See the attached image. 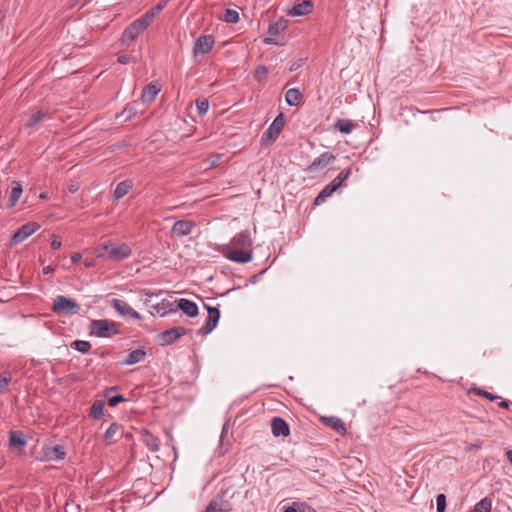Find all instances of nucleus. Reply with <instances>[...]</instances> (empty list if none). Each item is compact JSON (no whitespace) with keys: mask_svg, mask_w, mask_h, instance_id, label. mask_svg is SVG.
<instances>
[{"mask_svg":"<svg viewBox=\"0 0 512 512\" xmlns=\"http://www.w3.org/2000/svg\"><path fill=\"white\" fill-rule=\"evenodd\" d=\"M219 252L228 260L245 264L252 260V239L248 230L237 233L229 244L218 248Z\"/></svg>","mask_w":512,"mask_h":512,"instance_id":"1","label":"nucleus"},{"mask_svg":"<svg viewBox=\"0 0 512 512\" xmlns=\"http://www.w3.org/2000/svg\"><path fill=\"white\" fill-rule=\"evenodd\" d=\"M235 495V490L232 486L222 487L221 490L215 495L211 502L207 505L203 512H230L233 510L232 498Z\"/></svg>","mask_w":512,"mask_h":512,"instance_id":"2","label":"nucleus"},{"mask_svg":"<svg viewBox=\"0 0 512 512\" xmlns=\"http://www.w3.org/2000/svg\"><path fill=\"white\" fill-rule=\"evenodd\" d=\"M152 22L143 14L141 17L133 21L123 32L122 38L124 43H130L136 40Z\"/></svg>","mask_w":512,"mask_h":512,"instance_id":"3","label":"nucleus"},{"mask_svg":"<svg viewBox=\"0 0 512 512\" xmlns=\"http://www.w3.org/2000/svg\"><path fill=\"white\" fill-rule=\"evenodd\" d=\"M284 127L283 113H279L261 136V144L269 146L276 141Z\"/></svg>","mask_w":512,"mask_h":512,"instance_id":"4","label":"nucleus"},{"mask_svg":"<svg viewBox=\"0 0 512 512\" xmlns=\"http://www.w3.org/2000/svg\"><path fill=\"white\" fill-rule=\"evenodd\" d=\"M118 324L109 320H93L90 325L91 334L106 338L118 333Z\"/></svg>","mask_w":512,"mask_h":512,"instance_id":"5","label":"nucleus"},{"mask_svg":"<svg viewBox=\"0 0 512 512\" xmlns=\"http://www.w3.org/2000/svg\"><path fill=\"white\" fill-rule=\"evenodd\" d=\"M186 333V328L182 326H176L159 333L156 337V340L160 346H168L174 343L180 337L184 336Z\"/></svg>","mask_w":512,"mask_h":512,"instance_id":"6","label":"nucleus"},{"mask_svg":"<svg viewBox=\"0 0 512 512\" xmlns=\"http://www.w3.org/2000/svg\"><path fill=\"white\" fill-rule=\"evenodd\" d=\"M78 308L79 306L74 300L63 295H58L53 301L52 311L56 314H70Z\"/></svg>","mask_w":512,"mask_h":512,"instance_id":"7","label":"nucleus"},{"mask_svg":"<svg viewBox=\"0 0 512 512\" xmlns=\"http://www.w3.org/2000/svg\"><path fill=\"white\" fill-rule=\"evenodd\" d=\"M204 307L208 311V315L205 319V323L202 325V327L198 330L199 335H207L211 333L214 328L216 327L219 318H220V311L216 307H210L208 305H204Z\"/></svg>","mask_w":512,"mask_h":512,"instance_id":"8","label":"nucleus"},{"mask_svg":"<svg viewBox=\"0 0 512 512\" xmlns=\"http://www.w3.org/2000/svg\"><path fill=\"white\" fill-rule=\"evenodd\" d=\"M335 159V155L331 152H323L306 168V172L310 174L320 172L324 170L329 164H331Z\"/></svg>","mask_w":512,"mask_h":512,"instance_id":"9","label":"nucleus"},{"mask_svg":"<svg viewBox=\"0 0 512 512\" xmlns=\"http://www.w3.org/2000/svg\"><path fill=\"white\" fill-rule=\"evenodd\" d=\"M52 116L47 109H39L30 114L26 120L24 127L32 131L39 129L40 125L46 120L51 119Z\"/></svg>","mask_w":512,"mask_h":512,"instance_id":"10","label":"nucleus"},{"mask_svg":"<svg viewBox=\"0 0 512 512\" xmlns=\"http://www.w3.org/2000/svg\"><path fill=\"white\" fill-rule=\"evenodd\" d=\"M215 44L213 35H201L193 47V56L197 58L198 54L205 55L209 53Z\"/></svg>","mask_w":512,"mask_h":512,"instance_id":"11","label":"nucleus"},{"mask_svg":"<svg viewBox=\"0 0 512 512\" xmlns=\"http://www.w3.org/2000/svg\"><path fill=\"white\" fill-rule=\"evenodd\" d=\"M40 228L36 222H29L22 225L11 237V243L20 244Z\"/></svg>","mask_w":512,"mask_h":512,"instance_id":"12","label":"nucleus"},{"mask_svg":"<svg viewBox=\"0 0 512 512\" xmlns=\"http://www.w3.org/2000/svg\"><path fill=\"white\" fill-rule=\"evenodd\" d=\"M132 254L131 247L126 243H113L110 242V252H109V260L112 261H122L124 259H127Z\"/></svg>","mask_w":512,"mask_h":512,"instance_id":"13","label":"nucleus"},{"mask_svg":"<svg viewBox=\"0 0 512 512\" xmlns=\"http://www.w3.org/2000/svg\"><path fill=\"white\" fill-rule=\"evenodd\" d=\"M112 307L123 317H130L135 320H140L142 318L141 315L124 300L113 299Z\"/></svg>","mask_w":512,"mask_h":512,"instance_id":"14","label":"nucleus"},{"mask_svg":"<svg viewBox=\"0 0 512 512\" xmlns=\"http://www.w3.org/2000/svg\"><path fill=\"white\" fill-rule=\"evenodd\" d=\"M65 456L66 452L62 445L43 447V457L47 461L63 460Z\"/></svg>","mask_w":512,"mask_h":512,"instance_id":"15","label":"nucleus"},{"mask_svg":"<svg viewBox=\"0 0 512 512\" xmlns=\"http://www.w3.org/2000/svg\"><path fill=\"white\" fill-rule=\"evenodd\" d=\"M313 10V3L311 0H304L300 3L294 4L288 11L287 14L292 17L306 16Z\"/></svg>","mask_w":512,"mask_h":512,"instance_id":"16","label":"nucleus"},{"mask_svg":"<svg viewBox=\"0 0 512 512\" xmlns=\"http://www.w3.org/2000/svg\"><path fill=\"white\" fill-rule=\"evenodd\" d=\"M194 228V223L188 220L176 221L171 229V233L177 237H183L189 235Z\"/></svg>","mask_w":512,"mask_h":512,"instance_id":"17","label":"nucleus"},{"mask_svg":"<svg viewBox=\"0 0 512 512\" xmlns=\"http://www.w3.org/2000/svg\"><path fill=\"white\" fill-rule=\"evenodd\" d=\"M271 431L275 437H286L290 433L288 423L281 417H274L271 421Z\"/></svg>","mask_w":512,"mask_h":512,"instance_id":"18","label":"nucleus"},{"mask_svg":"<svg viewBox=\"0 0 512 512\" xmlns=\"http://www.w3.org/2000/svg\"><path fill=\"white\" fill-rule=\"evenodd\" d=\"M177 307L183 313H185L189 317H195L198 315L199 309L195 302L186 299L180 298L177 300Z\"/></svg>","mask_w":512,"mask_h":512,"instance_id":"19","label":"nucleus"},{"mask_svg":"<svg viewBox=\"0 0 512 512\" xmlns=\"http://www.w3.org/2000/svg\"><path fill=\"white\" fill-rule=\"evenodd\" d=\"M141 441L151 451L157 452L160 448V440L148 430H144L141 434Z\"/></svg>","mask_w":512,"mask_h":512,"instance_id":"20","label":"nucleus"},{"mask_svg":"<svg viewBox=\"0 0 512 512\" xmlns=\"http://www.w3.org/2000/svg\"><path fill=\"white\" fill-rule=\"evenodd\" d=\"M146 357V351L144 348H139L131 351L127 357L122 361V365H134L144 361Z\"/></svg>","mask_w":512,"mask_h":512,"instance_id":"21","label":"nucleus"},{"mask_svg":"<svg viewBox=\"0 0 512 512\" xmlns=\"http://www.w3.org/2000/svg\"><path fill=\"white\" fill-rule=\"evenodd\" d=\"M11 186H12V188H11V192H10L9 199H8V207L9 208H12L17 204V202L19 201V199L21 198L22 193H23V188H22L21 182L13 181L11 183Z\"/></svg>","mask_w":512,"mask_h":512,"instance_id":"22","label":"nucleus"},{"mask_svg":"<svg viewBox=\"0 0 512 512\" xmlns=\"http://www.w3.org/2000/svg\"><path fill=\"white\" fill-rule=\"evenodd\" d=\"M322 421L327 426L331 427L333 430L340 433L341 435L346 434L345 424L339 417H336V416L323 417Z\"/></svg>","mask_w":512,"mask_h":512,"instance_id":"23","label":"nucleus"},{"mask_svg":"<svg viewBox=\"0 0 512 512\" xmlns=\"http://www.w3.org/2000/svg\"><path fill=\"white\" fill-rule=\"evenodd\" d=\"M123 434V427L118 423H112L104 434V439L109 442H115L118 437H121Z\"/></svg>","mask_w":512,"mask_h":512,"instance_id":"24","label":"nucleus"},{"mask_svg":"<svg viewBox=\"0 0 512 512\" xmlns=\"http://www.w3.org/2000/svg\"><path fill=\"white\" fill-rule=\"evenodd\" d=\"M133 187L132 180H124L117 184L113 197L115 200H119L123 198L126 194L129 193L131 188Z\"/></svg>","mask_w":512,"mask_h":512,"instance_id":"25","label":"nucleus"},{"mask_svg":"<svg viewBox=\"0 0 512 512\" xmlns=\"http://www.w3.org/2000/svg\"><path fill=\"white\" fill-rule=\"evenodd\" d=\"M27 442L23 437V433L21 431H11L9 434V445L13 448H19L23 450L26 446Z\"/></svg>","mask_w":512,"mask_h":512,"instance_id":"26","label":"nucleus"},{"mask_svg":"<svg viewBox=\"0 0 512 512\" xmlns=\"http://www.w3.org/2000/svg\"><path fill=\"white\" fill-rule=\"evenodd\" d=\"M159 91L160 88L157 85L150 83L143 89L141 93V98L144 102L151 103L155 100Z\"/></svg>","mask_w":512,"mask_h":512,"instance_id":"27","label":"nucleus"},{"mask_svg":"<svg viewBox=\"0 0 512 512\" xmlns=\"http://www.w3.org/2000/svg\"><path fill=\"white\" fill-rule=\"evenodd\" d=\"M117 390V387H111L105 390L104 396L107 399L108 405L110 407H116L119 403L125 401V398L123 395L120 394H114V392Z\"/></svg>","mask_w":512,"mask_h":512,"instance_id":"28","label":"nucleus"},{"mask_svg":"<svg viewBox=\"0 0 512 512\" xmlns=\"http://www.w3.org/2000/svg\"><path fill=\"white\" fill-rule=\"evenodd\" d=\"M285 100L290 106H297L302 100V93L297 88L287 90Z\"/></svg>","mask_w":512,"mask_h":512,"instance_id":"29","label":"nucleus"},{"mask_svg":"<svg viewBox=\"0 0 512 512\" xmlns=\"http://www.w3.org/2000/svg\"><path fill=\"white\" fill-rule=\"evenodd\" d=\"M357 126L356 123L348 119H338L335 122V128L344 134H349Z\"/></svg>","mask_w":512,"mask_h":512,"instance_id":"30","label":"nucleus"},{"mask_svg":"<svg viewBox=\"0 0 512 512\" xmlns=\"http://www.w3.org/2000/svg\"><path fill=\"white\" fill-rule=\"evenodd\" d=\"M167 0L160 1L157 5L149 9L144 15L145 17L153 22L156 15H158L167 5Z\"/></svg>","mask_w":512,"mask_h":512,"instance_id":"31","label":"nucleus"},{"mask_svg":"<svg viewBox=\"0 0 512 512\" xmlns=\"http://www.w3.org/2000/svg\"><path fill=\"white\" fill-rule=\"evenodd\" d=\"M492 501L485 497L481 499L473 508L471 512H491Z\"/></svg>","mask_w":512,"mask_h":512,"instance_id":"32","label":"nucleus"},{"mask_svg":"<svg viewBox=\"0 0 512 512\" xmlns=\"http://www.w3.org/2000/svg\"><path fill=\"white\" fill-rule=\"evenodd\" d=\"M222 20L229 24H235L239 21V13L234 9H226Z\"/></svg>","mask_w":512,"mask_h":512,"instance_id":"33","label":"nucleus"},{"mask_svg":"<svg viewBox=\"0 0 512 512\" xmlns=\"http://www.w3.org/2000/svg\"><path fill=\"white\" fill-rule=\"evenodd\" d=\"M104 403L102 401H95L90 408V416L94 419H99L103 415Z\"/></svg>","mask_w":512,"mask_h":512,"instance_id":"34","label":"nucleus"},{"mask_svg":"<svg viewBox=\"0 0 512 512\" xmlns=\"http://www.w3.org/2000/svg\"><path fill=\"white\" fill-rule=\"evenodd\" d=\"M72 347L83 354L88 353L91 349V344L85 340H75L72 343Z\"/></svg>","mask_w":512,"mask_h":512,"instance_id":"35","label":"nucleus"},{"mask_svg":"<svg viewBox=\"0 0 512 512\" xmlns=\"http://www.w3.org/2000/svg\"><path fill=\"white\" fill-rule=\"evenodd\" d=\"M12 381L10 372L4 371L0 375V393H4L7 390L8 385Z\"/></svg>","mask_w":512,"mask_h":512,"instance_id":"36","label":"nucleus"},{"mask_svg":"<svg viewBox=\"0 0 512 512\" xmlns=\"http://www.w3.org/2000/svg\"><path fill=\"white\" fill-rule=\"evenodd\" d=\"M95 252L98 258L109 259L110 242L99 245Z\"/></svg>","mask_w":512,"mask_h":512,"instance_id":"37","label":"nucleus"},{"mask_svg":"<svg viewBox=\"0 0 512 512\" xmlns=\"http://www.w3.org/2000/svg\"><path fill=\"white\" fill-rule=\"evenodd\" d=\"M196 109H197V112L200 116H203L207 113L208 109H209V102L207 99L205 98H202V99H197L196 100Z\"/></svg>","mask_w":512,"mask_h":512,"instance_id":"38","label":"nucleus"},{"mask_svg":"<svg viewBox=\"0 0 512 512\" xmlns=\"http://www.w3.org/2000/svg\"><path fill=\"white\" fill-rule=\"evenodd\" d=\"M268 72V69L265 65H259L256 67L254 71V79L257 82H262Z\"/></svg>","mask_w":512,"mask_h":512,"instance_id":"39","label":"nucleus"},{"mask_svg":"<svg viewBox=\"0 0 512 512\" xmlns=\"http://www.w3.org/2000/svg\"><path fill=\"white\" fill-rule=\"evenodd\" d=\"M333 193H331L327 187H324L319 194L314 199L315 205H320L322 202H324L328 197H330Z\"/></svg>","mask_w":512,"mask_h":512,"instance_id":"40","label":"nucleus"},{"mask_svg":"<svg viewBox=\"0 0 512 512\" xmlns=\"http://www.w3.org/2000/svg\"><path fill=\"white\" fill-rule=\"evenodd\" d=\"M297 512H316V510L306 502L294 501Z\"/></svg>","mask_w":512,"mask_h":512,"instance_id":"41","label":"nucleus"},{"mask_svg":"<svg viewBox=\"0 0 512 512\" xmlns=\"http://www.w3.org/2000/svg\"><path fill=\"white\" fill-rule=\"evenodd\" d=\"M436 509L437 512H445L446 509V496L444 494H438L436 497Z\"/></svg>","mask_w":512,"mask_h":512,"instance_id":"42","label":"nucleus"},{"mask_svg":"<svg viewBox=\"0 0 512 512\" xmlns=\"http://www.w3.org/2000/svg\"><path fill=\"white\" fill-rule=\"evenodd\" d=\"M283 29V25L280 22H275L269 25L268 33L272 36H277Z\"/></svg>","mask_w":512,"mask_h":512,"instance_id":"43","label":"nucleus"},{"mask_svg":"<svg viewBox=\"0 0 512 512\" xmlns=\"http://www.w3.org/2000/svg\"><path fill=\"white\" fill-rule=\"evenodd\" d=\"M474 392H475L476 394L480 395V396H483V397H485V398H487V399L491 400V401H494V400H496V399H499V398H500V396L493 395V394H491V393H489V392H487V391H485V390L479 389V388H478V389H474Z\"/></svg>","mask_w":512,"mask_h":512,"instance_id":"44","label":"nucleus"},{"mask_svg":"<svg viewBox=\"0 0 512 512\" xmlns=\"http://www.w3.org/2000/svg\"><path fill=\"white\" fill-rule=\"evenodd\" d=\"M352 170L351 168L343 169L337 176L343 183L351 176Z\"/></svg>","mask_w":512,"mask_h":512,"instance_id":"45","label":"nucleus"},{"mask_svg":"<svg viewBox=\"0 0 512 512\" xmlns=\"http://www.w3.org/2000/svg\"><path fill=\"white\" fill-rule=\"evenodd\" d=\"M303 63H304L303 59H298L291 64L289 70L291 72L296 71L303 66Z\"/></svg>","mask_w":512,"mask_h":512,"instance_id":"46","label":"nucleus"},{"mask_svg":"<svg viewBox=\"0 0 512 512\" xmlns=\"http://www.w3.org/2000/svg\"><path fill=\"white\" fill-rule=\"evenodd\" d=\"M62 245V242L61 240L57 237V236H53L52 237V241H51V247L55 250L59 249Z\"/></svg>","mask_w":512,"mask_h":512,"instance_id":"47","label":"nucleus"},{"mask_svg":"<svg viewBox=\"0 0 512 512\" xmlns=\"http://www.w3.org/2000/svg\"><path fill=\"white\" fill-rule=\"evenodd\" d=\"M130 55H120L118 57V62L121 63V64H127L130 62Z\"/></svg>","mask_w":512,"mask_h":512,"instance_id":"48","label":"nucleus"},{"mask_svg":"<svg viewBox=\"0 0 512 512\" xmlns=\"http://www.w3.org/2000/svg\"><path fill=\"white\" fill-rule=\"evenodd\" d=\"M334 187H336L337 189L340 188L344 183L338 179L337 177H335L331 182H330Z\"/></svg>","mask_w":512,"mask_h":512,"instance_id":"49","label":"nucleus"},{"mask_svg":"<svg viewBox=\"0 0 512 512\" xmlns=\"http://www.w3.org/2000/svg\"><path fill=\"white\" fill-rule=\"evenodd\" d=\"M81 258H82V255L80 253H74L71 255V262L77 263L81 260Z\"/></svg>","mask_w":512,"mask_h":512,"instance_id":"50","label":"nucleus"},{"mask_svg":"<svg viewBox=\"0 0 512 512\" xmlns=\"http://www.w3.org/2000/svg\"><path fill=\"white\" fill-rule=\"evenodd\" d=\"M54 271V268L51 265L45 266L42 270L44 275L50 274Z\"/></svg>","mask_w":512,"mask_h":512,"instance_id":"51","label":"nucleus"},{"mask_svg":"<svg viewBox=\"0 0 512 512\" xmlns=\"http://www.w3.org/2000/svg\"><path fill=\"white\" fill-rule=\"evenodd\" d=\"M283 512H297L295 509L294 502L290 506L286 507Z\"/></svg>","mask_w":512,"mask_h":512,"instance_id":"52","label":"nucleus"},{"mask_svg":"<svg viewBox=\"0 0 512 512\" xmlns=\"http://www.w3.org/2000/svg\"><path fill=\"white\" fill-rule=\"evenodd\" d=\"M325 187H327L331 193H334L337 190V188L334 187L331 183L327 184Z\"/></svg>","mask_w":512,"mask_h":512,"instance_id":"53","label":"nucleus"},{"mask_svg":"<svg viewBox=\"0 0 512 512\" xmlns=\"http://www.w3.org/2000/svg\"><path fill=\"white\" fill-rule=\"evenodd\" d=\"M499 406L501 408L507 409L509 407V403H508V401L504 400V401L499 403Z\"/></svg>","mask_w":512,"mask_h":512,"instance_id":"54","label":"nucleus"},{"mask_svg":"<svg viewBox=\"0 0 512 512\" xmlns=\"http://www.w3.org/2000/svg\"><path fill=\"white\" fill-rule=\"evenodd\" d=\"M506 456H507V459L509 460V462L512 464V450H508L506 452Z\"/></svg>","mask_w":512,"mask_h":512,"instance_id":"55","label":"nucleus"},{"mask_svg":"<svg viewBox=\"0 0 512 512\" xmlns=\"http://www.w3.org/2000/svg\"><path fill=\"white\" fill-rule=\"evenodd\" d=\"M264 43L265 44H275V41L272 38H265Z\"/></svg>","mask_w":512,"mask_h":512,"instance_id":"56","label":"nucleus"},{"mask_svg":"<svg viewBox=\"0 0 512 512\" xmlns=\"http://www.w3.org/2000/svg\"><path fill=\"white\" fill-rule=\"evenodd\" d=\"M144 295L147 296V297H153L154 296V293L149 291V290H144Z\"/></svg>","mask_w":512,"mask_h":512,"instance_id":"57","label":"nucleus"},{"mask_svg":"<svg viewBox=\"0 0 512 512\" xmlns=\"http://www.w3.org/2000/svg\"><path fill=\"white\" fill-rule=\"evenodd\" d=\"M39 197H40L41 199H46V198H47V193H46V192H42V193L39 195Z\"/></svg>","mask_w":512,"mask_h":512,"instance_id":"58","label":"nucleus"},{"mask_svg":"<svg viewBox=\"0 0 512 512\" xmlns=\"http://www.w3.org/2000/svg\"><path fill=\"white\" fill-rule=\"evenodd\" d=\"M69 191H70V192H76V191H77V187L71 186V187L69 188Z\"/></svg>","mask_w":512,"mask_h":512,"instance_id":"59","label":"nucleus"},{"mask_svg":"<svg viewBox=\"0 0 512 512\" xmlns=\"http://www.w3.org/2000/svg\"><path fill=\"white\" fill-rule=\"evenodd\" d=\"M131 111H132V109H131V108H129V107H126V108L124 109V112H128L129 114L131 113Z\"/></svg>","mask_w":512,"mask_h":512,"instance_id":"60","label":"nucleus"},{"mask_svg":"<svg viewBox=\"0 0 512 512\" xmlns=\"http://www.w3.org/2000/svg\"><path fill=\"white\" fill-rule=\"evenodd\" d=\"M85 265H86V266H90V265H91V263H90V262H86V263H85Z\"/></svg>","mask_w":512,"mask_h":512,"instance_id":"61","label":"nucleus"}]
</instances>
